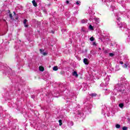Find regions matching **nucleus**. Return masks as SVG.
<instances>
[{
  "label": "nucleus",
  "instance_id": "a211bd4d",
  "mask_svg": "<svg viewBox=\"0 0 130 130\" xmlns=\"http://www.w3.org/2000/svg\"><path fill=\"white\" fill-rule=\"evenodd\" d=\"M122 129H123V130H126V129H127V127H126V126H123V127H122Z\"/></svg>",
  "mask_w": 130,
  "mask_h": 130
},
{
  "label": "nucleus",
  "instance_id": "aec40b11",
  "mask_svg": "<svg viewBox=\"0 0 130 130\" xmlns=\"http://www.w3.org/2000/svg\"><path fill=\"white\" fill-rule=\"evenodd\" d=\"M109 55H110V56H113L114 55V54H113L112 53H110Z\"/></svg>",
  "mask_w": 130,
  "mask_h": 130
},
{
  "label": "nucleus",
  "instance_id": "ddd939ff",
  "mask_svg": "<svg viewBox=\"0 0 130 130\" xmlns=\"http://www.w3.org/2000/svg\"><path fill=\"white\" fill-rule=\"evenodd\" d=\"M57 70H58V68H57V67H54L53 68V71H57Z\"/></svg>",
  "mask_w": 130,
  "mask_h": 130
},
{
  "label": "nucleus",
  "instance_id": "39448f33",
  "mask_svg": "<svg viewBox=\"0 0 130 130\" xmlns=\"http://www.w3.org/2000/svg\"><path fill=\"white\" fill-rule=\"evenodd\" d=\"M32 5L34 6V7H37V3H36V1L35 0H34L32 1Z\"/></svg>",
  "mask_w": 130,
  "mask_h": 130
},
{
  "label": "nucleus",
  "instance_id": "c85d7f7f",
  "mask_svg": "<svg viewBox=\"0 0 130 130\" xmlns=\"http://www.w3.org/2000/svg\"><path fill=\"white\" fill-rule=\"evenodd\" d=\"M120 28H121V26H120Z\"/></svg>",
  "mask_w": 130,
  "mask_h": 130
},
{
  "label": "nucleus",
  "instance_id": "4be33fe9",
  "mask_svg": "<svg viewBox=\"0 0 130 130\" xmlns=\"http://www.w3.org/2000/svg\"><path fill=\"white\" fill-rule=\"evenodd\" d=\"M120 64H123V61H120Z\"/></svg>",
  "mask_w": 130,
  "mask_h": 130
},
{
  "label": "nucleus",
  "instance_id": "6e6552de",
  "mask_svg": "<svg viewBox=\"0 0 130 130\" xmlns=\"http://www.w3.org/2000/svg\"><path fill=\"white\" fill-rule=\"evenodd\" d=\"M128 66V64L125 63L122 66V68H123L124 69H127Z\"/></svg>",
  "mask_w": 130,
  "mask_h": 130
},
{
  "label": "nucleus",
  "instance_id": "b1692460",
  "mask_svg": "<svg viewBox=\"0 0 130 130\" xmlns=\"http://www.w3.org/2000/svg\"><path fill=\"white\" fill-rule=\"evenodd\" d=\"M66 3H67V4H69V1H67L66 2Z\"/></svg>",
  "mask_w": 130,
  "mask_h": 130
},
{
  "label": "nucleus",
  "instance_id": "a878e982",
  "mask_svg": "<svg viewBox=\"0 0 130 130\" xmlns=\"http://www.w3.org/2000/svg\"><path fill=\"white\" fill-rule=\"evenodd\" d=\"M93 45H95V43H93Z\"/></svg>",
  "mask_w": 130,
  "mask_h": 130
},
{
  "label": "nucleus",
  "instance_id": "f8f14e48",
  "mask_svg": "<svg viewBox=\"0 0 130 130\" xmlns=\"http://www.w3.org/2000/svg\"><path fill=\"white\" fill-rule=\"evenodd\" d=\"M58 122L59 125L61 126L62 125V121H61V120H59Z\"/></svg>",
  "mask_w": 130,
  "mask_h": 130
},
{
  "label": "nucleus",
  "instance_id": "4468645a",
  "mask_svg": "<svg viewBox=\"0 0 130 130\" xmlns=\"http://www.w3.org/2000/svg\"><path fill=\"white\" fill-rule=\"evenodd\" d=\"M119 107L120 108H123V104H120Z\"/></svg>",
  "mask_w": 130,
  "mask_h": 130
},
{
  "label": "nucleus",
  "instance_id": "f257e3e1",
  "mask_svg": "<svg viewBox=\"0 0 130 130\" xmlns=\"http://www.w3.org/2000/svg\"><path fill=\"white\" fill-rule=\"evenodd\" d=\"M8 13L9 14V18H10L11 20H13V15L11 14V11L10 10H8Z\"/></svg>",
  "mask_w": 130,
  "mask_h": 130
},
{
  "label": "nucleus",
  "instance_id": "2eb2a0df",
  "mask_svg": "<svg viewBox=\"0 0 130 130\" xmlns=\"http://www.w3.org/2000/svg\"><path fill=\"white\" fill-rule=\"evenodd\" d=\"M116 128H120V125H119L118 124H117L116 125Z\"/></svg>",
  "mask_w": 130,
  "mask_h": 130
},
{
  "label": "nucleus",
  "instance_id": "412c9836",
  "mask_svg": "<svg viewBox=\"0 0 130 130\" xmlns=\"http://www.w3.org/2000/svg\"><path fill=\"white\" fill-rule=\"evenodd\" d=\"M106 82H108L109 81V77H107L106 79H105Z\"/></svg>",
  "mask_w": 130,
  "mask_h": 130
},
{
  "label": "nucleus",
  "instance_id": "dca6fc26",
  "mask_svg": "<svg viewBox=\"0 0 130 130\" xmlns=\"http://www.w3.org/2000/svg\"><path fill=\"white\" fill-rule=\"evenodd\" d=\"M96 93H92L91 94V96H92V97H95V96H96Z\"/></svg>",
  "mask_w": 130,
  "mask_h": 130
},
{
  "label": "nucleus",
  "instance_id": "423d86ee",
  "mask_svg": "<svg viewBox=\"0 0 130 130\" xmlns=\"http://www.w3.org/2000/svg\"><path fill=\"white\" fill-rule=\"evenodd\" d=\"M40 53L43 54V55H46L47 54L46 53L44 52L42 50L40 49Z\"/></svg>",
  "mask_w": 130,
  "mask_h": 130
},
{
  "label": "nucleus",
  "instance_id": "bb28decb",
  "mask_svg": "<svg viewBox=\"0 0 130 130\" xmlns=\"http://www.w3.org/2000/svg\"><path fill=\"white\" fill-rule=\"evenodd\" d=\"M107 85L108 84V82H106Z\"/></svg>",
  "mask_w": 130,
  "mask_h": 130
},
{
  "label": "nucleus",
  "instance_id": "5701e85b",
  "mask_svg": "<svg viewBox=\"0 0 130 130\" xmlns=\"http://www.w3.org/2000/svg\"><path fill=\"white\" fill-rule=\"evenodd\" d=\"M117 20H118V21H120V20H121V18H117Z\"/></svg>",
  "mask_w": 130,
  "mask_h": 130
},
{
  "label": "nucleus",
  "instance_id": "9b49d317",
  "mask_svg": "<svg viewBox=\"0 0 130 130\" xmlns=\"http://www.w3.org/2000/svg\"><path fill=\"white\" fill-rule=\"evenodd\" d=\"M95 21H96V23L98 24L100 20H99V18H95Z\"/></svg>",
  "mask_w": 130,
  "mask_h": 130
},
{
  "label": "nucleus",
  "instance_id": "cd10ccee",
  "mask_svg": "<svg viewBox=\"0 0 130 130\" xmlns=\"http://www.w3.org/2000/svg\"><path fill=\"white\" fill-rule=\"evenodd\" d=\"M100 50H101V48H99Z\"/></svg>",
  "mask_w": 130,
  "mask_h": 130
},
{
  "label": "nucleus",
  "instance_id": "f03ea898",
  "mask_svg": "<svg viewBox=\"0 0 130 130\" xmlns=\"http://www.w3.org/2000/svg\"><path fill=\"white\" fill-rule=\"evenodd\" d=\"M27 21H28V20H27V19H24V20L23 21V24H24V27H25V28H27V27H28V25H27V24H26Z\"/></svg>",
  "mask_w": 130,
  "mask_h": 130
},
{
  "label": "nucleus",
  "instance_id": "0eeeda50",
  "mask_svg": "<svg viewBox=\"0 0 130 130\" xmlns=\"http://www.w3.org/2000/svg\"><path fill=\"white\" fill-rule=\"evenodd\" d=\"M39 70H40V71L41 72H43V71H44V68H43V67H42V66H40V67H39Z\"/></svg>",
  "mask_w": 130,
  "mask_h": 130
},
{
  "label": "nucleus",
  "instance_id": "f3484780",
  "mask_svg": "<svg viewBox=\"0 0 130 130\" xmlns=\"http://www.w3.org/2000/svg\"><path fill=\"white\" fill-rule=\"evenodd\" d=\"M80 4H81V2L80 1H77L76 2V5H77L78 6H80Z\"/></svg>",
  "mask_w": 130,
  "mask_h": 130
},
{
  "label": "nucleus",
  "instance_id": "7ed1b4c3",
  "mask_svg": "<svg viewBox=\"0 0 130 130\" xmlns=\"http://www.w3.org/2000/svg\"><path fill=\"white\" fill-rule=\"evenodd\" d=\"M83 62H84L85 64H88V63H89V62L88 61V59L84 58L83 59Z\"/></svg>",
  "mask_w": 130,
  "mask_h": 130
},
{
  "label": "nucleus",
  "instance_id": "393cba45",
  "mask_svg": "<svg viewBox=\"0 0 130 130\" xmlns=\"http://www.w3.org/2000/svg\"><path fill=\"white\" fill-rule=\"evenodd\" d=\"M14 15H16V13H15V12H13Z\"/></svg>",
  "mask_w": 130,
  "mask_h": 130
},
{
  "label": "nucleus",
  "instance_id": "9d476101",
  "mask_svg": "<svg viewBox=\"0 0 130 130\" xmlns=\"http://www.w3.org/2000/svg\"><path fill=\"white\" fill-rule=\"evenodd\" d=\"M89 29L90 30H94V27H93V26H92V25H89Z\"/></svg>",
  "mask_w": 130,
  "mask_h": 130
},
{
  "label": "nucleus",
  "instance_id": "6ab92c4d",
  "mask_svg": "<svg viewBox=\"0 0 130 130\" xmlns=\"http://www.w3.org/2000/svg\"><path fill=\"white\" fill-rule=\"evenodd\" d=\"M90 41H94V38L93 37L90 38Z\"/></svg>",
  "mask_w": 130,
  "mask_h": 130
},
{
  "label": "nucleus",
  "instance_id": "1a4fd4ad",
  "mask_svg": "<svg viewBox=\"0 0 130 130\" xmlns=\"http://www.w3.org/2000/svg\"><path fill=\"white\" fill-rule=\"evenodd\" d=\"M81 23L82 24H86V23H87V20L86 19H83L81 20Z\"/></svg>",
  "mask_w": 130,
  "mask_h": 130
},
{
  "label": "nucleus",
  "instance_id": "20e7f679",
  "mask_svg": "<svg viewBox=\"0 0 130 130\" xmlns=\"http://www.w3.org/2000/svg\"><path fill=\"white\" fill-rule=\"evenodd\" d=\"M73 76H74V77H76V78H78V73H77V72L74 71L73 73H72Z\"/></svg>",
  "mask_w": 130,
  "mask_h": 130
}]
</instances>
